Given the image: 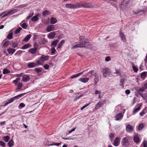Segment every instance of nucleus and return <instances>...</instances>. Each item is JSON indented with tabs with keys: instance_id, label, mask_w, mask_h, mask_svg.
I'll list each match as a JSON object with an SVG mask.
<instances>
[{
	"instance_id": "nucleus-1",
	"label": "nucleus",
	"mask_w": 147,
	"mask_h": 147,
	"mask_svg": "<svg viewBox=\"0 0 147 147\" xmlns=\"http://www.w3.org/2000/svg\"><path fill=\"white\" fill-rule=\"evenodd\" d=\"M80 40L81 46H84L83 47H91V44L89 42H87V40L85 39L84 37L83 36H81L80 37Z\"/></svg>"
},
{
	"instance_id": "nucleus-2",
	"label": "nucleus",
	"mask_w": 147,
	"mask_h": 147,
	"mask_svg": "<svg viewBox=\"0 0 147 147\" xmlns=\"http://www.w3.org/2000/svg\"><path fill=\"white\" fill-rule=\"evenodd\" d=\"M26 94V93H24L23 94H21L17 96H16L9 99L8 100V101L6 102L5 104V106H6L7 105H8L9 104L11 103V102H13L15 99H18L19 98H20L22 96H23L25 95Z\"/></svg>"
},
{
	"instance_id": "nucleus-3",
	"label": "nucleus",
	"mask_w": 147,
	"mask_h": 147,
	"mask_svg": "<svg viewBox=\"0 0 147 147\" xmlns=\"http://www.w3.org/2000/svg\"><path fill=\"white\" fill-rule=\"evenodd\" d=\"M105 102V100H100L99 102L96 105L95 109H97L101 107Z\"/></svg>"
},
{
	"instance_id": "nucleus-4",
	"label": "nucleus",
	"mask_w": 147,
	"mask_h": 147,
	"mask_svg": "<svg viewBox=\"0 0 147 147\" xmlns=\"http://www.w3.org/2000/svg\"><path fill=\"white\" fill-rule=\"evenodd\" d=\"M101 72L102 73V75L104 78L107 77L108 74L109 73V69L107 67H105L102 69Z\"/></svg>"
},
{
	"instance_id": "nucleus-5",
	"label": "nucleus",
	"mask_w": 147,
	"mask_h": 147,
	"mask_svg": "<svg viewBox=\"0 0 147 147\" xmlns=\"http://www.w3.org/2000/svg\"><path fill=\"white\" fill-rule=\"evenodd\" d=\"M55 30V29L54 26L53 24H51L48 25L46 29L47 31L48 32Z\"/></svg>"
},
{
	"instance_id": "nucleus-6",
	"label": "nucleus",
	"mask_w": 147,
	"mask_h": 147,
	"mask_svg": "<svg viewBox=\"0 0 147 147\" xmlns=\"http://www.w3.org/2000/svg\"><path fill=\"white\" fill-rule=\"evenodd\" d=\"M55 32H52L49 34L47 37L50 39H52L55 38Z\"/></svg>"
},
{
	"instance_id": "nucleus-7",
	"label": "nucleus",
	"mask_w": 147,
	"mask_h": 147,
	"mask_svg": "<svg viewBox=\"0 0 147 147\" xmlns=\"http://www.w3.org/2000/svg\"><path fill=\"white\" fill-rule=\"evenodd\" d=\"M120 138L118 137H117L115 138L114 142L113 143V145L115 146H117L120 143Z\"/></svg>"
},
{
	"instance_id": "nucleus-8",
	"label": "nucleus",
	"mask_w": 147,
	"mask_h": 147,
	"mask_svg": "<svg viewBox=\"0 0 147 147\" xmlns=\"http://www.w3.org/2000/svg\"><path fill=\"white\" fill-rule=\"evenodd\" d=\"M133 129V126L130 124L127 125L126 127V131L129 133H131Z\"/></svg>"
},
{
	"instance_id": "nucleus-9",
	"label": "nucleus",
	"mask_w": 147,
	"mask_h": 147,
	"mask_svg": "<svg viewBox=\"0 0 147 147\" xmlns=\"http://www.w3.org/2000/svg\"><path fill=\"white\" fill-rule=\"evenodd\" d=\"M22 79L24 82H26L30 80V78L29 76L27 75H24L23 76Z\"/></svg>"
},
{
	"instance_id": "nucleus-10",
	"label": "nucleus",
	"mask_w": 147,
	"mask_h": 147,
	"mask_svg": "<svg viewBox=\"0 0 147 147\" xmlns=\"http://www.w3.org/2000/svg\"><path fill=\"white\" fill-rule=\"evenodd\" d=\"M128 141L127 138L126 137L123 138L121 141V143L123 145H126L128 144Z\"/></svg>"
},
{
	"instance_id": "nucleus-11",
	"label": "nucleus",
	"mask_w": 147,
	"mask_h": 147,
	"mask_svg": "<svg viewBox=\"0 0 147 147\" xmlns=\"http://www.w3.org/2000/svg\"><path fill=\"white\" fill-rule=\"evenodd\" d=\"M123 115L122 113H119L116 115L115 118L116 120L117 121L121 119L123 117Z\"/></svg>"
},
{
	"instance_id": "nucleus-12",
	"label": "nucleus",
	"mask_w": 147,
	"mask_h": 147,
	"mask_svg": "<svg viewBox=\"0 0 147 147\" xmlns=\"http://www.w3.org/2000/svg\"><path fill=\"white\" fill-rule=\"evenodd\" d=\"M2 43L3 44V47H7L9 45V41L8 40L7 41L6 40V39H5L3 40Z\"/></svg>"
},
{
	"instance_id": "nucleus-13",
	"label": "nucleus",
	"mask_w": 147,
	"mask_h": 147,
	"mask_svg": "<svg viewBox=\"0 0 147 147\" xmlns=\"http://www.w3.org/2000/svg\"><path fill=\"white\" fill-rule=\"evenodd\" d=\"M65 6L71 9H75L76 8L74 4L71 3L67 4Z\"/></svg>"
},
{
	"instance_id": "nucleus-14",
	"label": "nucleus",
	"mask_w": 147,
	"mask_h": 147,
	"mask_svg": "<svg viewBox=\"0 0 147 147\" xmlns=\"http://www.w3.org/2000/svg\"><path fill=\"white\" fill-rule=\"evenodd\" d=\"M57 22V20L56 18L53 17L51 18L50 20V23L51 24H55Z\"/></svg>"
},
{
	"instance_id": "nucleus-15",
	"label": "nucleus",
	"mask_w": 147,
	"mask_h": 147,
	"mask_svg": "<svg viewBox=\"0 0 147 147\" xmlns=\"http://www.w3.org/2000/svg\"><path fill=\"white\" fill-rule=\"evenodd\" d=\"M37 65L36 63L32 62L29 63L27 65V66L29 68H32L36 67Z\"/></svg>"
},
{
	"instance_id": "nucleus-16",
	"label": "nucleus",
	"mask_w": 147,
	"mask_h": 147,
	"mask_svg": "<svg viewBox=\"0 0 147 147\" xmlns=\"http://www.w3.org/2000/svg\"><path fill=\"white\" fill-rule=\"evenodd\" d=\"M134 140L136 143H138L140 141L138 136L137 135H135L134 136Z\"/></svg>"
},
{
	"instance_id": "nucleus-17",
	"label": "nucleus",
	"mask_w": 147,
	"mask_h": 147,
	"mask_svg": "<svg viewBox=\"0 0 147 147\" xmlns=\"http://www.w3.org/2000/svg\"><path fill=\"white\" fill-rule=\"evenodd\" d=\"M44 61L42 58L41 57H40V59L38 61L36 62V64L38 65H42L44 63Z\"/></svg>"
},
{
	"instance_id": "nucleus-18",
	"label": "nucleus",
	"mask_w": 147,
	"mask_h": 147,
	"mask_svg": "<svg viewBox=\"0 0 147 147\" xmlns=\"http://www.w3.org/2000/svg\"><path fill=\"white\" fill-rule=\"evenodd\" d=\"M31 35L29 34L26 36L24 39L23 41L25 42H28L31 37Z\"/></svg>"
},
{
	"instance_id": "nucleus-19",
	"label": "nucleus",
	"mask_w": 147,
	"mask_h": 147,
	"mask_svg": "<svg viewBox=\"0 0 147 147\" xmlns=\"http://www.w3.org/2000/svg\"><path fill=\"white\" fill-rule=\"evenodd\" d=\"M7 51L9 53L13 54L15 51L16 50L12 48H10L7 49Z\"/></svg>"
},
{
	"instance_id": "nucleus-20",
	"label": "nucleus",
	"mask_w": 147,
	"mask_h": 147,
	"mask_svg": "<svg viewBox=\"0 0 147 147\" xmlns=\"http://www.w3.org/2000/svg\"><path fill=\"white\" fill-rule=\"evenodd\" d=\"M136 91L138 93L142 92L144 90V88H141L140 87H138L136 89Z\"/></svg>"
},
{
	"instance_id": "nucleus-21",
	"label": "nucleus",
	"mask_w": 147,
	"mask_h": 147,
	"mask_svg": "<svg viewBox=\"0 0 147 147\" xmlns=\"http://www.w3.org/2000/svg\"><path fill=\"white\" fill-rule=\"evenodd\" d=\"M89 80V79L88 78H80L79 79V80L82 82L86 83L88 82Z\"/></svg>"
},
{
	"instance_id": "nucleus-22",
	"label": "nucleus",
	"mask_w": 147,
	"mask_h": 147,
	"mask_svg": "<svg viewBox=\"0 0 147 147\" xmlns=\"http://www.w3.org/2000/svg\"><path fill=\"white\" fill-rule=\"evenodd\" d=\"M37 48L35 47L29 49L28 52L32 54H34L36 52Z\"/></svg>"
},
{
	"instance_id": "nucleus-23",
	"label": "nucleus",
	"mask_w": 147,
	"mask_h": 147,
	"mask_svg": "<svg viewBox=\"0 0 147 147\" xmlns=\"http://www.w3.org/2000/svg\"><path fill=\"white\" fill-rule=\"evenodd\" d=\"M86 71V70H84L83 72L77 74H76L72 76L71 77V78L73 79L78 77V76H80V75L82 74Z\"/></svg>"
},
{
	"instance_id": "nucleus-24",
	"label": "nucleus",
	"mask_w": 147,
	"mask_h": 147,
	"mask_svg": "<svg viewBox=\"0 0 147 147\" xmlns=\"http://www.w3.org/2000/svg\"><path fill=\"white\" fill-rule=\"evenodd\" d=\"M84 7L90 8L92 7V5L90 3H84Z\"/></svg>"
},
{
	"instance_id": "nucleus-25",
	"label": "nucleus",
	"mask_w": 147,
	"mask_h": 147,
	"mask_svg": "<svg viewBox=\"0 0 147 147\" xmlns=\"http://www.w3.org/2000/svg\"><path fill=\"white\" fill-rule=\"evenodd\" d=\"M51 14L50 11L48 10H45L42 13V15L44 16H47Z\"/></svg>"
},
{
	"instance_id": "nucleus-26",
	"label": "nucleus",
	"mask_w": 147,
	"mask_h": 147,
	"mask_svg": "<svg viewBox=\"0 0 147 147\" xmlns=\"http://www.w3.org/2000/svg\"><path fill=\"white\" fill-rule=\"evenodd\" d=\"M119 36L121 38V39L123 40H126V38L124 34L123 33L121 32H120L119 33Z\"/></svg>"
},
{
	"instance_id": "nucleus-27",
	"label": "nucleus",
	"mask_w": 147,
	"mask_h": 147,
	"mask_svg": "<svg viewBox=\"0 0 147 147\" xmlns=\"http://www.w3.org/2000/svg\"><path fill=\"white\" fill-rule=\"evenodd\" d=\"M38 15H37L33 17L31 19V20L32 22H35L38 21Z\"/></svg>"
},
{
	"instance_id": "nucleus-28",
	"label": "nucleus",
	"mask_w": 147,
	"mask_h": 147,
	"mask_svg": "<svg viewBox=\"0 0 147 147\" xmlns=\"http://www.w3.org/2000/svg\"><path fill=\"white\" fill-rule=\"evenodd\" d=\"M53 144H47L46 143L45 144V145L47 146H53V145H56L57 146H59L61 144V143H53L52 142Z\"/></svg>"
},
{
	"instance_id": "nucleus-29",
	"label": "nucleus",
	"mask_w": 147,
	"mask_h": 147,
	"mask_svg": "<svg viewBox=\"0 0 147 147\" xmlns=\"http://www.w3.org/2000/svg\"><path fill=\"white\" fill-rule=\"evenodd\" d=\"M59 42V40H54L52 41V42L51 43V45L52 47L54 46V47H55L57 45V43Z\"/></svg>"
},
{
	"instance_id": "nucleus-30",
	"label": "nucleus",
	"mask_w": 147,
	"mask_h": 147,
	"mask_svg": "<svg viewBox=\"0 0 147 147\" xmlns=\"http://www.w3.org/2000/svg\"><path fill=\"white\" fill-rule=\"evenodd\" d=\"M93 75L95 76L94 81L95 82V84L96 85L99 81V78L98 77L96 76L95 73L93 74Z\"/></svg>"
},
{
	"instance_id": "nucleus-31",
	"label": "nucleus",
	"mask_w": 147,
	"mask_h": 147,
	"mask_svg": "<svg viewBox=\"0 0 147 147\" xmlns=\"http://www.w3.org/2000/svg\"><path fill=\"white\" fill-rule=\"evenodd\" d=\"M147 110V108L145 107L144 108L143 111L140 113V116H142L144 114L146 113Z\"/></svg>"
},
{
	"instance_id": "nucleus-32",
	"label": "nucleus",
	"mask_w": 147,
	"mask_h": 147,
	"mask_svg": "<svg viewBox=\"0 0 147 147\" xmlns=\"http://www.w3.org/2000/svg\"><path fill=\"white\" fill-rule=\"evenodd\" d=\"M31 46V45L29 43L25 45L22 47V49H24L30 48Z\"/></svg>"
},
{
	"instance_id": "nucleus-33",
	"label": "nucleus",
	"mask_w": 147,
	"mask_h": 147,
	"mask_svg": "<svg viewBox=\"0 0 147 147\" xmlns=\"http://www.w3.org/2000/svg\"><path fill=\"white\" fill-rule=\"evenodd\" d=\"M8 146L9 147H11L14 145V142L12 139L11 140L7 143Z\"/></svg>"
},
{
	"instance_id": "nucleus-34",
	"label": "nucleus",
	"mask_w": 147,
	"mask_h": 147,
	"mask_svg": "<svg viewBox=\"0 0 147 147\" xmlns=\"http://www.w3.org/2000/svg\"><path fill=\"white\" fill-rule=\"evenodd\" d=\"M84 46H81L80 44L75 45L74 46L71 47L72 49H74L77 48H83Z\"/></svg>"
},
{
	"instance_id": "nucleus-35",
	"label": "nucleus",
	"mask_w": 147,
	"mask_h": 147,
	"mask_svg": "<svg viewBox=\"0 0 147 147\" xmlns=\"http://www.w3.org/2000/svg\"><path fill=\"white\" fill-rule=\"evenodd\" d=\"M13 33L12 32L9 34L7 37V38L9 40L12 39L13 37Z\"/></svg>"
},
{
	"instance_id": "nucleus-36",
	"label": "nucleus",
	"mask_w": 147,
	"mask_h": 147,
	"mask_svg": "<svg viewBox=\"0 0 147 147\" xmlns=\"http://www.w3.org/2000/svg\"><path fill=\"white\" fill-rule=\"evenodd\" d=\"M144 125L143 123L140 124L138 127V129L139 131H140L144 127Z\"/></svg>"
},
{
	"instance_id": "nucleus-37",
	"label": "nucleus",
	"mask_w": 147,
	"mask_h": 147,
	"mask_svg": "<svg viewBox=\"0 0 147 147\" xmlns=\"http://www.w3.org/2000/svg\"><path fill=\"white\" fill-rule=\"evenodd\" d=\"M22 29V28L21 27H19L18 28L16 29L15 32V34H17L20 33V31Z\"/></svg>"
},
{
	"instance_id": "nucleus-38",
	"label": "nucleus",
	"mask_w": 147,
	"mask_h": 147,
	"mask_svg": "<svg viewBox=\"0 0 147 147\" xmlns=\"http://www.w3.org/2000/svg\"><path fill=\"white\" fill-rule=\"evenodd\" d=\"M140 106L138 108L134 109L133 111V113L134 114H135V113L139 111L140 109Z\"/></svg>"
},
{
	"instance_id": "nucleus-39",
	"label": "nucleus",
	"mask_w": 147,
	"mask_h": 147,
	"mask_svg": "<svg viewBox=\"0 0 147 147\" xmlns=\"http://www.w3.org/2000/svg\"><path fill=\"white\" fill-rule=\"evenodd\" d=\"M10 72V71L6 69H3V74H7L9 73Z\"/></svg>"
},
{
	"instance_id": "nucleus-40",
	"label": "nucleus",
	"mask_w": 147,
	"mask_h": 147,
	"mask_svg": "<svg viewBox=\"0 0 147 147\" xmlns=\"http://www.w3.org/2000/svg\"><path fill=\"white\" fill-rule=\"evenodd\" d=\"M65 42V40H62L61 42L58 44V48H61L63 44Z\"/></svg>"
},
{
	"instance_id": "nucleus-41",
	"label": "nucleus",
	"mask_w": 147,
	"mask_h": 147,
	"mask_svg": "<svg viewBox=\"0 0 147 147\" xmlns=\"http://www.w3.org/2000/svg\"><path fill=\"white\" fill-rule=\"evenodd\" d=\"M22 84L21 82H19L18 83L17 85L18 87L16 88V90L20 89L22 88Z\"/></svg>"
},
{
	"instance_id": "nucleus-42",
	"label": "nucleus",
	"mask_w": 147,
	"mask_h": 147,
	"mask_svg": "<svg viewBox=\"0 0 147 147\" xmlns=\"http://www.w3.org/2000/svg\"><path fill=\"white\" fill-rule=\"evenodd\" d=\"M10 139V138L8 136H4L3 137V140L4 141L7 142Z\"/></svg>"
},
{
	"instance_id": "nucleus-43",
	"label": "nucleus",
	"mask_w": 147,
	"mask_h": 147,
	"mask_svg": "<svg viewBox=\"0 0 147 147\" xmlns=\"http://www.w3.org/2000/svg\"><path fill=\"white\" fill-rule=\"evenodd\" d=\"M43 59L44 61L47 60L49 59V56H44L43 55L42 57H41Z\"/></svg>"
},
{
	"instance_id": "nucleus-44",
	"label": "nucleus",
	"mask_w": 147,
	"mask_h": 147,
	"mask_svg": "<svg viewBox=\"0 0 147 147\" xmlns=\"http://www.w3.org/2000/svg\"><path fill=\"white\" fill-rule=\"evenodd\" d=\"M147 75L146 72H144L142 73L141 75V77L142 78H144Z\"/></svg>"
},
{
	"instance_id": "nucleus-45",
	"label": "nucleus",
	"mask_w": 147,
	"mask_h": 147,
	"mask_svg": "<svg viewBox=\"0 0 147 147\" xmlns=\"http://www.w3.org/2000/svg\"><path fill=\"white\" fill-rule=\"evenodd\" d=\"M109 137L110 138L111 141H112L113 138L114 137V134L113 133H111L109 135Z\"/></svg>"
},
{
	"instance_id": "nucleus-46",
	"label": "nucleus",
	"mask_w": 147,
	"mask_h": 147,
	"mask_svg": "<svg viewBox=\"0 0 147 147\" xmlns=\"http://www.w3.org/2000/svg\"><path fill=\"white\" fill-rule=\"evenodd\" d=\"M16 11V9H14L12 10H11L8 12V13H9V15L15 13Z\"/></svg>"
},
{
	"instance_id": "nucleus-47",
	"label": "nucleus",
	"mask_w": 147,
	"mask_h": 147,
	"mask_svg": "<svg viewBox=\"0 0 147 147\" xmlns=\"http://www.w3.org/2000/svg\"><path fill=\"white\" fill-rule=\"evenodd\" d=\"M132 67L133 70L134 72H137L138 71V69L134 65H133Z\"/></svg>"
},
{
	"instance_id": "nucleus-48",
	"label": "nucleus",
	"mask_w": 147,
	"mask_h": 147,
	"mask_svg": "<svg viewBox=\"0 0 147 147\" xmlns=\"http://www.w3.org/2000/svg\"><path fill=\"white\" fill-rule=\"evenodd\" d=\"M34 14V13L33 12L32 13H30L29 14V15L26 18L27 20H28L30 18H31Z\"/></svg>"
},
{
	"instance_id": "nucleus-49",
	"label": "nucleus",
	"mask_w": 147,
	"mask_h": 147,
	"mask_svg": "<svg viewBox=\"0 0 147 147\" xmlns=\"http://www.w3.org/2000/svg\"><path fill=\"white\" fill-rule=\"evenodd\" d=\"M21 26L24 29H26L28 26L25 23H24Z\"/></svg>"
},
{
	"instance_id": "nucleus-50",
	"label": "nucleus",
	"mask_w": 147,
	"mask_h": 147,
	"mask_svg": "<svg viewBox=\"0 0 147 147\" xmlns=\"http://www.w3.org/2000/svg\"><path fill=\"white\" fill-rule=\"evenodd\" d=\"M35 71L37 73H39L42 71V70L40 68H36L35 69Z\"/></svg>"
},
{
	"instance_id": "nucleus-51",
	"label": "nucleus",
	"mask_w": 147,
	"mask_h": 147,
	"mask_svg": "<svg viewBox=\"0 0 147 147\" xmlns=\"http://www.w3.org/2000/svg\"><path fill=\"white\" fill-rule=\"evenodd\" d=\"M80 4L81 3H78L76 4H74L75 6L76 7L75 9L78 8L79 7H80Z\"/></svg>"
},
{
	"instance_id": "nucleus-52",
	"label": "nucleus",
	"mask_w": 147,
	"mask_h": 147,
	"mask_svg": "<svg viewBox=\"0 0 147 147\" xmlns=\"http://www.w3.org/2000/svg\"><path fill=\"white\" fill-rule=\"evenodd\" d=\"M56 51V50L54 47H53L51 49V53L52 54H54V53L55 51Z\"/></svg>"
},
{
	"instance_id": "nucleus-53",
	"label": "nucleus",
	"mask_w": 147,
	"mask_h": 147,
	"mask_svg": "<svg viewBox=\"0 0 147 147\" xmlns=\"http://www.w3.org/2000/svg\"><path fill=\"white\" fill-rule=\"evenodd\" d=\"M111 60V58L109 57H107L105 59V60L106 61H109Z\"/></svg>"
},
{
	"instance_id": "nucleus-54",
	"label": "nucleus",
	"mask_w": 147,
	"mask_h": 147,
	"mask_svg": "<svg viewBox=\"0 0 147 147\" xmlns=\"http://www.w3.org/2000/svg\"><path fill=\"white\" fill-rule=\"evenodd\" d=\"M18 44L15 43V42H13V43L12 47L13 48H15L16 47H17Z\"/></svg>"
},
{
	"instance_id": "nucleus-55",
	"label": "nucleus",
	"mask_w": 147,
	"mask_h": 147,
	"mask_svg": "<svg viewBox=\"0 0 147 147\" xmlns=\"http://www.w3.org/2000/svg\"><path fill=\"white\" fill-rule=\"evenodd\" d=\"M44 67L45 69H49V65L48 64H45L44 65Z\"/></svg>"
},
{
	"instance_id": "nucleus-56",
	"label": "nucleus",
	"mask_w": 147,
	"mask_h": 147,
	"mask_svg": "<svg viewBox=\"0 0 147 147\" xmlns=\"http://www.w3.org/2000/svg\"><path fill=\"white\" fill-rule=\"evenodd\" d=\"M19 106L21 107H24L25 106V105L23 103H21L20 104Z\"/></svg>"
},
{
	"instance_id": "nucleus-57",
	"label": "nucleus",
	"mask_w": 147,
	"mask_h": 147,
	"mask_svg": "<svg viewBox=\"0 0 147 147\" xmlns=\"http://www.w3.org/2000/svg\"><path fill=\"white\" fill-rule=\"evenodd\" d=\"M90 104V103L89 104H86V105L83 106L81 108V110H82L84 108H85V107L88 106Z\"/></svg>"
},
{
	"instance_id": "nucleus-58",
	"label": "nucleus",
	"mask_w": 147,
	"mask_h": 147,
	"mask_svg": "<svg viewBox=\"0 0 147 147\" xmlns=\"http://www.w3.org/2000/svg\"><path fill=\"white\" fill-rule=\"evenodd\" d=\"M130 92V91L129 90H127L125 91V93L127 94H129Z\"/></svg>"
},
{
	"instance_id": "nucleus-59",
	"label": "nucleus",
	"mask_w": 147,
	"mask_h": 147,
	"mask_svg": "<svg viewBox=\"0 0 147 147\" xmlns=\"http://www.w3.org/2000/svg\"><path fill=\"white\" fill-rule=\"evenodd\" d=\"M95 94H101V92L100 91L96 90L95 91Z\"/></svg>"
},
{
	"instance_id": "nucleus-60",
	"label": "nucleus",
	"mask_w": 147,
	"mask_h": 147,
	"mask_svg": "<svg viewBox=\"0 0 147 147\" xmlns=\"http://www.w3.org/2000/svg\"><path fill=\"white\" fill-rule=\"evenodd\" d=\"M0 145L2 146H5V143L2 141L0 142Z\"/></svg>"
},
{
	"instance_id": "nucleus-61",
	"label": "nucleus",
	"mask_w": 147,
	"mask_h": 147,
	"mask_svg": "<svg viewBox=\"0 0 147 147\" xmlns=\"http://www.w3.org/2000/svg\"><path fill=\"white\" fill-rule=\"evenodd\" d=\"M9 15H10L9 13H8V12L7 13L5 14L2 17H5L7 16H8Z\"/></svg>"
},
{
	"instance_id": "nucleus-62",
	"label": "nucleus",
	"mask_w": 147,
	"mask_h": 147,
	"mask_svg": "<svg viewBox=\"0 0 147 147\" xmlns=\"http://www.w3.org/2000/svg\"><path fill=\"white\" fill-rule=\"evenodd\" d=\"M23 74L22 73L16 75L17 77H21Z\"/></svg>"
},
{
	"instance_id": "nucleus-63",
	"label": "nucleus",
	"mask_w": 147,
	"mask_h": 147,
	"mask_svg": "<svg viewBox=\"0 0 147 147\" xmlns=\"http://www.w3.org/2000/svg\"><path fill=\"white\" fill-rule=\"evenodd\" d=\"M5 121H3V122H0V125H4L5 123Z\"/></svg>"
},
{
	"instance_id": "nucleus-64",
	"label": "nucleus",
	"mask_w": 147,
	"mask_h": 147,
	"mask_svg": "<svg viewBox=\"0 0 147 147\" xmlns=\"http://www.w3.org/2000/svg\"><path fill=\"white\" fill-rule=\"evenodd\" d=\"M144 61L145 63H147V55L146 56V58L144 59Z\"/></svg>"
}]
</instances>
